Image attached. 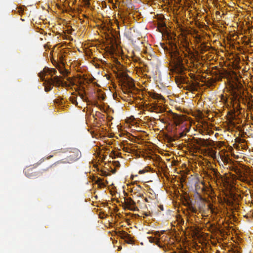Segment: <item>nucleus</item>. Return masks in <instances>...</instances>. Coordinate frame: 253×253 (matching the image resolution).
Masks as SVG:
<instances>
[{
	"mask_svg": "<svg viewBox=\"0 0 253 253\" xmlns=\"http://www.w3.org/2000/svg\"><path fill=\"white\" fill-rule=\"evenodd\" d=\"M150 96L152 98L157 100L158 101H155L151 104H146L145 106L146 109L148 111L156 113H161L164 112L165 108L162 106L165 100L164 97L161 94L156 92H151Z\"/></svg>",
	"mask_w": 253,
	"mask_h": 253,
	"instance_id": "nucleus-1",
	"label": "nucleus"
},
{
	"mask_svg": "<svg viewBox=\"0 0 253 253\" xmlns=\"http://www.w3.org/2000/svg\"><path fill=\"white\" fill-rule=\"evenodd\" d=\"M171 56L175 61L176 70L179 74H181L184 68L182 63L183 59L176 46L175 49L171 52Z\"/></svg>",
	"mask_w": 253,
	"mask_h": 253,
	"instance_id": "nucleus-2",
	"label": "nucleus"
},
{
	"mask_svg": "<svg viewBox=\"0 0 253 253\" xmlns=\"http://www.w3.org/2000/svg\"><path fill=\"white\" fill-rule=\"evenodd\" d=\"M178 80L181 84H187V85L184 87V88L189 91H197L198 87H199L200 84L199 83L189 81L187 78L181 76L179 78H176V82H177Z\"/></svg>",
	"mask_w": 253,
	"mask_h": 253,
	"instance_id": "nucleus-3",
	"label": "nucleus"
},
{
	"mask_svg": "<svg viewBox=\"0 0 253 253\" xmlns=\"http://www.w3.org/2000/svg\"><path fill=\"white\" fill-rule=\"evenodd\" d=\"M65 152H69L70 153V155L66 158L68 162L70 163L78 160L81 157V152L77 148H67Z\"/></svg>",
	"mask_w": 253,
	"mask_h": 253,
	"instance_id": "nucleus-4",
	"label": "nucleus"
},
{
	"mask_svg": "<svg viewBox=\"0 0 253 253\" xmlns=\"http://www.w3.org/2000/svg\"><path fill=\"white\" fill-rule=\"evenodd\" d=\"M40 164L41 163H37L35 164V166L33 165V167L29 166L26 167L24 170L25 175L29 178H34L38 176L39 175V172L35 171L34 170V169L39 166Z\"/></svg>",
	"mask_w": 253,
	"mask_h": 253,
	"instance_id": "nucleus-5",
	"label": "nucleus"
},
{
	"mask_svg": "<svg viewBox=\"0 0 253 253\" xmlns=\"http://www.w3.org/2000/svg\"><path fill=\"white\" fill-rule=\"evenodd\" d=\"M47 73L52 77L57 73V71L54 68L45 67L42 72L39 73V77L42 81H44V77Z\"/></svg>",
	"mask_w": 253,
	"mask_h": 253,
	"instance_id": "nucleus-6",
	"label": "nucleus"
},
{
	"mask_svg": "<svg viewBox=\"0 0 253 253\" xmlns=\"http://www.w3.org/2000/svg\"><path fill=\"white\" fill-rule=\"evenodd\" d=\"M185 201L184 205L188 208V210L193 213H196L198 212V210L193 206V201L191 199L189 196H185Z\"/></svg>",
	"mask_w": 253,
	"mask_h": 253,
	"instance_id": "nucleus-7",
	"label": "nucleus"
},
{
	"mask_svg": "<svg viewBox=\"0 0 253 253\" xmlns=\"http://www.w3.org/2000/svg\"><path fill=\"white\" fill-rule=\"evenodd\" d=\"M62 77L55 76L53 78L47 79L46 81L48 84L55 85L56 86L59 87L62 84Z\"/></svg>",
	"mask_w": 253,
	"mask_h": 253,
	"instance_id": "nucleus-8",
	"label": "nucleus"
},
{
	"mask_svg": "<svg viewBox=\"0 0 253 253\" xmlns=\"http://www.w3.org/2000/svg\"><path fill=\"white\" fill-rule=\"evenodd\" d=\"M125 204L126 207L130 211H136L138 210L135 202L131 198H125Z\"/></svg>",
	"mask_w": 253,
	"mask_h": 253,
	"instance_id": "nucleus-9",
	"label": "nucleus"
},
{
	"mask_svg": "<svg viewBox=\"0 0 253 253\" xmlns=\"http://www.w3.org/2000/svg\"><path fill=\"white\" fill-rule=\"evenodd\" d=\"M196 204L198 207V211L199 212H203L205 211L206 205V201L199 195V199L196 201Z\"/></svg>",
	"mask_w": 253,
	"mask_h": 253,
	"instance_id": "nucleus-10",
	"label": "nucleus"
},
{
	"mask_svg": "<svg viewBox=\"0 0 253 253\" xmlns=\"http://www.w3.org/2000/svg\"><path fill=\"white\" fill-rule=\"evenodd\" d=\"M170 117L173 120L174 124L178 126L182 124L184 121V117L181 115H178L175 113H171Z\"/></svg>",
	"mask_w": 253,
	"mask_h": 253,
	"instance_id": "nucleus-11",
	"label": "nucleus"
},
{
	"mask_svg": "<svg viewBox=\"0 0 253 253\" xmlns=\"http://www.w3.org/2000/svg\"><path fill=\"white\" fill-rule=\"evenodd\" d=\"M65 163V162L62 160L59 161L50 166L48 169H50L52 171L63 169L65 168V167L63 165Z\"/></svg>",
	"mask_w": 253,
	"mask_h": 253,
	"instance_id": "nucleus-12",
	"label": "nucleus"
},
{
	"mask_svg": "<svg viewBox=\"0 0 253 253\" xmlns=\"http://www.w3.org/2000/svg\"><path fill=\"white\" fill-rule=\"evenodd\" d=\"M56 67L60 73L62 74L64 77L67 76L70 73L69 70L64 68L63 65L57 64L56 66Z\"/></svg>",
	"mask_w": 253,
	"mask_h": 253,
	"instance_id": "nucleus-13",
	"label": "nucleus"
},
{
	"mask_svg": "<svg viewBox=\"0 0 253 253\" xmlns=\"http://www.w3.org/2000/svg\"><path fill=\"white\" fill-rule=\"evenodd\" d=\"M122 237L123 238L126 239V242L128 244H131L133 240L130 235L126 232L124 231L122 233Z\"/></svg>",
	"mask_w": 253,
	"mask_h": 253,
	"instance_id": "nucleus-14",
	"label": "nucleus"
},
{
	"mask_svg": "<svg viewBox=\"0 0 253 253\" xmlns=\"http://www.w3.org/2000/svg\"><path fill=\"white\" fill-rule=\"evenodd\" d=\"M186 135V133L184 131H182L181 132H180L178 134H176L175 135H174V137L175 138H172L171 137H170L169 139V141H174L175 139H179L180 138H181V137H184L185 135Z\"/></svg>",
	"mask_w": 253,
	"mask_h": 253,
	"instance_id": "nucleus-15",
	"label": "nucleus"
},
{
	"mask_svg": "<svg viewBox=\"0 0 253 253\" xmlns=\"http://www.w3.org/2000/svg\"><path fill=\"white\" fill-rule=\"evenodd\" d=\"M127 85L129 89L135 88V85L133 83V80L129 77L126 78Z\"/></svg>",
	"mask_w": 253,
	"mask_h": 253,
	"instance_id": "nucleus-16",
	"label": "nucleus"
},
{
	"mask_svg": "<svg viewBox=\"0 0 253 253\" xmlns=\"http://www.w3.org/2000/svg\"><path fill=\"white\" fill-rule=\"evenodd\" d=\"M47 79H44V81H42L44 82L43 85H44V89L46 92H48L51 90L52 88V85L50 84H48L46 81Z\"/></svg>",
	"mask_w": 253,
	"mask_h": 253,
	"instance_id": "nucleus-17",
	"label": "nucleus"
},
{
	"mask_svg": "<svg viewBox=\"0 0 253 253\" xmlns=\"http://www.w3.org/2000/svg\"><path fill=\"white\" fill-rule=\"evenodd\" d=\"M213 175L217 180H222V176L220 173L215 169L213 170Z\"/></svg>",
	"mask_w": 253,
	"mask_h": 253,
	"instance_id": "nucleus-18",
	"label": "nucleus"
},
{
	"mask_svg": "<svg viewBox=\"0 0 253 253\" xmlns=\"http://www.w3.org/2000/svg\"><path fill=\"white\" fill-rule=\"evenodd\" d=\"M198 144L201 146L203 147H207L209 145V142L207 140L205 139H200V142L198 143Z\"/></svg>",
	"mask_w": 253,
	"mask_h": 253,
	"instance_id": "nucleus-19",
	"label": "nucleus"
},
{
	"mask_svg": "<svg viewBox=\"0 0 253 253\" xmlns=\"http://www.w3.org/2000/svg\"><path fill=\"white\" fill-rule=\"evenodd\" d=\"M149 240L150 242L155 243L157 245L158 244V243L159 242V239L156 237H150L149 238Z\"/></svg>",
	"mask_w": 253,
	"mask_h": 253,
	"instance_id": "nucleus-20",
	"label": "nucleus"
},
{
	"mask_svg": "<svg viewBox=\"0 0 253 253\" xmlns=\"http://www.w3.org/2000/svg\"><path fill=\"white\" fill-rule=\"evenodd\" d=\"M70 100L72 104L75 105L76 106H78V103L77 101V96H71L70 97Z\"/></svg>",
	"mask_w": 253,
	"mask_h": 253,
	"instance_id": "nucleus-21",
	"label": "nucleus"
},
{
	"mask_svg": "<svg viewBox=\"0 0 253 253\" xmlns=\"http://www.w3.org/2000/svg\"><path fill=\"white\" fill-rule=\"evenodd\" d=\"M231 170L235 171L236 173L240 172V169H239L237 167H233Z\"/></svg>",
	"mask_w": 253,
	"mask_h": 253,
	"instance_id": "nucleus-22",
	"label": "nucleus"
},
{
	"mask_svg": "<svg viewBox=\"0 0 253 253\" xmlns=\"http://www.w3.org/2000/svg\"><path fill=\"white\" fill-rule=\"evenodd\" d=\"M105 96L104 94L103 93H99L98 94V98L99 100H104L105 99Z\"/></svg>",
	"mask_w": 253,
	"mask_h": 253,
	"instance_id": "nucleus-23",
	"label": "nucleus"
},
{
	"mask_svg": "<svg viewBox=\"0 0 253 253\" xmlns=\"http://www.w3.org/2000/svg\"><path fill=\"white\" fill-rule=\"evenodd\" d=\"M208 209L211 210V212L212 213H213L214 212V208L213 207V205L210 203L208 205Z\"/></svg>",
	"mask_w": 253,
	"mask_h": 253,
	"instance_id": "nucleus-24",
	"label": "nucleus"
},
{
	"mask_svg": "<svg viewBox=\"0 0 253 253\" xmlns=\"http://www.w3.org/2000/svg\"><path fill=\"white\" fill-rule=\"evenodd\" d=\"M79 95L84 101H86L87 98L84 97L83 93L79 92Z\"/></svg>",
	"mask_w": 253,
	"mask_h": 253,
	"instance_id": "nucleus-25",
	"label": "nucleus"
},
{
	"mask_svg": "<svg viewBox=\"0 0 253 253\" xmlns=\"http://www.w3.org/2000/svg\"><path fill=\"white\" fill-rule=\"evenodd\" d=\"M60 86H63V87H69V85L66 82H63L62 80V84Z\"/></svg>",
	"mask_w": 253,
	"mask_h": 253,
	"instance_id": "nucleus-26",
	"label": "nucleus"
},
{
	"mask_svg": "<svg viewBox=\"0 0 253 253\" xmlns=\"http://www.w3.org/2000/svg\"><path fill=\"white\" fill-rule=\"evenodd\" d=\"M113 164L116 167H120V164L119 161H114Z\"/></svg>",
	"mask_w": 253,
	"mask_h": 253,
	"instance_id": "nucleus-27",
	"label": "nucleus"
},
{
	"mask_svg": "<svg viewBox=\"0 0 253 253\" xmlns=\"http://www.w3.org/2000/svg\"><path fill=\"white\" fill-rule=\"evenodd\" d=\"M67 80L70 83V84H71V85H75L74 83L73 82L72 79L71 78H67Z\"/></svg>",
	"mask_w": 253,
	"mask_h": 253,
	"instance_id": "nucleus-28",
	"label": "nucleus"
},
{
	"mask_svg": "<svg viewBox=\"0 0 253 253\" xmlns=\"http://www.w3.org/2000/svg\"><path fill=\"white\" fill-rule=\"evenodd\" d=\"M101 172V175L102 176H106L110 175L109 173H108V172H107L106 171H104V170H102Z\"/></svg>",
	"mask_w": 253,
	"mask_h": 253,
	"instance_id": "nucleus-29",
	"label": "nucleus"
},
{
	"mask_svg": "<svg viewBox=\"0 0 253 253\" xmlns=\"http://www.w3.org/2000/svg\"><path fill=\"white\" fill-rule=\"evenodd\" d=\"M211 154V156L212 157H213L214 156H215L216 155V152H215L214 150H213L212 149H211L209 150Z\"/></svg>",
	"mask_w": 253,
	"mask_h": 253,
	"instance_id": "nucleus-30",
	"label": "nucleus"
},
{
	"mask_svg": "<svg viewBox=\"0 0 253 253\" xmlns=\"http://www.w3.org/2000/svg\"><path fill=\"white\" fill-rule=\"evenodd\" d=\"M85 4L86 6H87V7H89L90 4L89 0H85Z\"/></svg>",
	"mask_w": 253,
	"mask_h": 253,
	"instance_id": "nucleus-31",
	"label": "nucleus"
},
{
	"mask_svg": "<svg viewBox=\"0 0 253 253\" xmlns=\"http://www.w3.org/2000/svg\"><path fill=\"white\" fill-rule=\"evenodd\" d=\"M146 172V170L145 169L140 170L139 171V174H143Z\"/></svg>",
	"mask_w": 253,
	"mask_h": 253,
	"instance_id": "nucleus-32",
	"label": "nucleus"
},
{
	"mask_svg": "<svg viewBox=\"0 0 253 253\" xmlns=\"http://www.w3.org/2000/svg\"><path fill=\"white\" fill-rule=\"evenodd\" d=\"M154 235H156V236H160V233H159V231L155 232Z\"/></svg>",
	"mask_w": 253,
	"mask_h": 253,
	"instance_id": "nucleus-33",
	"label": "nucleus"
},
{
	"mask_svg": "<svg viewBox=\"0 0 253 253\" xmlns=\"http://www.w3.org/2000/svg\"><path fill=\"white\" fill-rule=\"evenodd\" d=\"M141 187L140 186H138L135 189V190H136L137 192H138L139 191V189H141Z\"/></svg>",
	"mask_w": 253,
	"mask_h": 253,
	"instance_id": "nucleus-34",
	"label": "nucleus"
},
{
	"mask_svg": "<svg viewBox=\"0 0 253 253\" xmlns=\"http://www.w3.org/2000/svg\"><path fill=\"white\" fill-rule=\"evenodd\" d=\"M111 172L112 173H115L116 172V169H112Z\"/></svg>",
	"mask_w": 253,
	"mask_h": 253,
	"instance_id": "nucleus-35",
	"label": "nucleus"
},
{
	"mask_svg": "<svg viewBox=\"0 0 253 253\" xmlns=\"http://www.w3.org/2000/svg\"><path fill=\"white\" fill-rule=\"evenodd\" d=\"M79 84L81 85L82 84H84V81H80L79 82Z\"/></svg>",
	"mask_w": 253,
	"mask_h": 253,
	"instance_id": "nucleus-36",
	"label": "nucleus"
},
{
	"mask_svg": "<svg viewBox=\"0 0 253 253\" xmlns=\"http://www.w3.org/2000/svg\"><path fill=\"white\" fill-rule=\"evenodd\" d=\"M232 253H239V252L238 251H234Z\"/></svg>",
	"mask_w": 253,
	"mask_h": 253,
	"instance_id": "nucleus-37",
	"label": "nucleus"
},
{
	"mask_svg": "<svg viewBox=\"0 0 253 253\" xmlns=\"http://www.w3.org/2000/svg\"><path fill=\"white\" fill-rule=\"evenodd\" d=\"M144 215H145V216H148L149 214L148 213H145L144 214Z\"/></svg>",
	"mask_w": 253,
	"mask_h": 253,
	"instance_id": "nucleus-38",
	"label": "nucleus"
},
{
	"mask_svg": "<svg viewBox=\"0 0 253 253\" xmlns=\"http://www.w3.org/2000/svg\"><path fill=\"white\" fill-rule=\"evenodd\" d=\"M126 149H127V148H124L123 149V150H124V151H126V152H127V150H126Z\"/></svg>",
	"mask_w": 253,
	"mask_h": 253,
	"instance_id": "nucleus-39",
	"label": "nucleus"
},
{
	"mask_svg": "<svg viewBox=\"0 0 253 253\" xmlns=\"http://www.w3.org/2000/svg\"><path fill=\"white\" fill-rule=\"evenodd\" d=\"M145 202H148V199H147V198H145Z\"/></svg>",
	"mask_w": 253,
	"mask_h": 253,
	"instance_id": "nucleus-40",
	"label": "nucleus"
},
{
	"mask_svg": "<svg viewBox=\"0 0 253 253\" xmlns=\"http://www.w3.org/2000/svg\"><path fill=\"white\" fill-rule=\"evenodd\" d=\"M82 89H83L84 91V86L81 87Z\"/></svg>",
	"mask_w": 253,
	"mask_h": 253,
	"instance_id": "nucleus-41",
	"label": "nucleus"
},
{
	"mask_svg": "<svg viewBox=\"0 0 253 253\" xmlns=\"http://www.w3.org/2000/svg\"><path fill=\"white\" fill-rule=\"evenodd\" d=\"M140 196V197H142V196H143V194H140V196Z\"/></svg>",
	"mask_w": 253,
	"mask_h": 253,
	"instance_id": "nucleus-42",
	"label": "nucleus"
},
{
	"mask_svg": "<svg viewBox=\"0 0 253 253\" xmlns=\"http://www.w3.org/2000/svg\"><path fill=\"white\" fill-rule=\"evenodd\" d=\"M113 154L114 155V157H115V152H113Z\"/></svg>",
	"mask_w": 253,
	"mask_h": 253,
	"instance_id": "nucleus-43",
	"label": "nucleus"
},
{
	"mask_svg": "<svg viewBox=\"0 0 253 253\" xmlns=\"http://www.w3.org/2000/svg\"><path fill=\"white\" fill-rule=\"evenodd\" d=\"M52 157V156H49V158H51V157Z\"/></svg>",
	"mask_w": 253,
	"mask_h": 253,
	"instance_id": "nucleus-44",
	"label": "nucleus"
}]
</instances>
